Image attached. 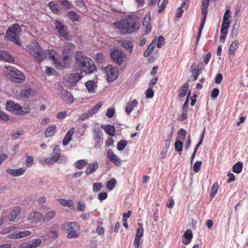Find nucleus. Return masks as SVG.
Returning a JSON list of instances; mask_svg holds the SVG:
<instances>
[{"label": "nucleus", "mask_w": 248, "mask_h": 248, "mask_svg": "<svg viewBox=\"0 0 248 248\" xmlns=\"http://www.w3.org/2000/svg\"><path fill=\"white\" fill-rule=\"evenodd\" d=\"M102 187V184L101 183H95L93 184V190L94 192H96L99 191Z\"/></svg>", "instance_id": "6e6d98bb"}, {"label": "nucleus", "mask_w": 248, "mask_h": 248, "mask_svg": "<svg viewBox=\"0 0 248 248\" xmlns=\"http://www.w3.org/2000/svg\"><path fill=\"white\" fill-rule=\"evenodd\" d=\"M114 113L115 109L112 108H109L107 111L106 115L108 118H111L114 116Z\"/></svg>", "instance_id": "4d7b16f0"}, {"label": "nucleus", "mask_w": 248, "mask_h": 248, "mask_svg": "<svg viewBox=\"0 0 248 248\" xmlns=\"http://www.w3.org/2000/svg\"><path fill=\"white\" fill-rule=\"evenodd\" d=\"M6 108L9 111L19 116H23L29 114L31 110L29 106H26L23 108L18 103H16L12 101H8L7 102Z\"/></svg>", "instance_id": "0eeeda50"}, {"label": "nucleus", "mask_w": 248, "mask_h": 248, "mask_svg": "<svg viewBox=\"0 0 248 248\" xmlns=\"http://www.w3.org/2000/svg\"><path fill=\"white\" fill-rule=\"evenodd\" d=\"M87 164V162L85 159H80L78 160L75 163V165L77 168L81 170L84 168Z\"/></svg>", "instance_id": "4c0bfd02"}, {"label": "nucleus", "mask_w": 248, "mask_h": 248, "mask_svg": "<svg viewBox=\"0 0 248 248\" xmlns=\"http://www.w3.org/2000/svg\"><path fill=\"white\" fill-rule=\"evenodd\" d=\"M29 50L30 54L36 59L38 63H41L45 58H48V51H53L52 49L44 51L37 43H33L30 46Z\"/></svg>", "instance_id": "423d86ee"}, {"label": "nucleus", "mask_w": 248, "mask_h": 248, "mask_svg": "<svg viewBox=\"0 0 248 248\" xmlns=\"http://www.w3.org/2000/svg\"><path fill=\"white\" fill-rule=\"evenodd\" d=\"M68 17L72 21H78L79 19V15L74 11H70L67 12Z\"/></svg>", "instance_id": "473e14b6"}, {"label": "nucleus", "mask_w": 248, "mask_h": 248, "mask_svg": "<svg viewBox=\"0 0 248 248\" xmlns=\"http://www.w3.org/2000/svg\"><path fill=\"white\" fill-rule=\"evenodd\" d=\"M55 29L58 31L60 35L66 40H69V32L67 27L62 22L56 20L54 22Z\"/></svg>", "instance_id": "9d476101"}, {"label": "nucleus", "mask_w": 248, "mask_h": 248, "mask_svg": "<svg viewBox=\"0 0 248 248\" xmlns=\"http://www.w3.org/2000/svg\"><path fill=\"white\" fill-rule=\"evenodd\" d=\"M108 197V194L107 192H101L98 195V199L100 201H103L106 199Z\"/></svg>", "instance_id": "680f3d73"}, {"label": "nucleus", "mask_w": 248, "mask_h": 248, "mask_svg": "<svg viewBox=\"0 0 248 248\" xmlns=\"http://www.w3.org/2000/svg\"><path fill=\"white\" fill-rule=\"evenodd\" d=\"M62 229L67 233L69 239H76L79 237L80 233V227L77 222H68L63 224Z\"/></svg>", "instance_id": "20e7f679"}, {"label": "nucleus", "mask_w": 248, "mask_h": 248, "mask_svg": "<svg viewBox=\"0 0 248 248\" xmlns=\"http://www.w3.org/2000/svg\"><path fill=\"white\" fill-rule=\"evenodd\" d=\"M140 238L135 236L134 246L135 248H140Z\"/></svg>", "instance_id": "774afa93"}, {"label": "nucleus", "mask_w": 248, "mask_h": 248, "mask_svg": "<svg viewBox=\"0 0 248 248\" xmlns=\"http://www.w3.org/2000/svg\"><path fill=\"white\" fill-rule=\"evenodd\" d=\"M154 41H155V40H153L152 42L149 46L147 50L143 53V56L144 57H148L152 52L153 50H154V49L155 47V44L154 43Z\"/></svg>", "instance_id": "e433bc0d"}, {"label": "nucleus", "mask_w": 248, "mask_h": 248, "mask_svg": "<svg viewBox=\"0 0 248 248\" xmlns=\"http://www.w3.org/2000/svg\"><path fill=\"white\" fill-rule=\"evenodd\" d=\"M42 240L39 238H36L33 240L31 244H30L31 248H36L41 244Z\"/></svg>", "instance_id": "8fccbe9b"}, {"label": "nucleus", "mask_w": 248, "mask_h": 248, "mask_svg": "<svg viewBox=\"0 0 248 248\" xmlns=\"http://www.w3.org/2000/svg\"><path fill=\"white\" fill-rule=\"evenodd\" d=\"M189 84L187 82L185 83L180 87L178 95L179 100H182L186 96Z\"/></svg>", "instance_id": "412c9836"}, {"label": "nucleus", "mask_w": 248, "mask_h": 248, "mask_svg": "<svg viewBox=\"0 0 248 248\" xmlns=\"http://www.w3.org/2000/svg\"><path fill=\"white\" fill-rule=\"evenodd\" d=\"M202 165V162L201 161H197L194 165L193 170L195 172H198L201 168Z\"/></svg>", "instance_id": "de8ad7c7"}, {"label": "nucleus", "mask_w": 248, "mask_h": 248, "mask_svg": "<svg viewBox=\"0 0 248 248\" xmlns=\"http://www.w3.org/2000/svg\"><path fill=\"white\" fill-rule=\"evenodd\" d=\"M237 44H238V42H236V41L233 42L232 43L231 46L229 47V53L230 54L233 53L235 51V50H236V49L237 48Z\"/></svg>", "instance_id": "3c124183"}, {"label": "nucleus", "mask_w": 248, "mask_h": 248, "mask_svg": "<svg viewBox=\"0 0 248 248\" xmlns=\"http://www.w3.org/2000/svg\"><path fill=\"white\" fill-rule=\"evenodd\" d=\"M143 234V229L142 228H138L136 233L135 235L136 237L141 238Z\"/></svg>", "instance_id": "338daca9"}, {"label": "nucleus", "mask_w": 248, "mask_h": 248, "mask_svg": "<svg viewBox=\"0 0 248 248\" xmlns=\"http://www.w3.org/2000/svg\"><path fill=\"white\" fill-rule=\"evenodd\" d=\"M26 169L25 168L22 167L19 169H8L6 170V172L13 176H19L24 174L26 171Z\"/></svg>", "instance_id": "a211bd4d"}, {"label": "nucleus", "mask_w": 248, "mask_h": 248, "mask_svg": "<svg viewBox=\"0 0 248 248\" xmlns=\"http://www.w3.org/2000/svg\"><path fill=\"white\" fill-rule=\"evenodd\" d=\"M165 39L163 36H159L157 39L156 46L157 48H160L164 45Z\"/></svg>", "instance_id": "09e8293b"}, {"label": "nucleus", "mask_w": 248, "mask_h": 248, "mask_svg": "<svg viewBox=\"0 0 248 248\" xmlns=\"http://www.w3.org/2000/svg\"><path fill=\"white\" fill-rule=\"evenodd\" d=\"M204 133H205V130L204 129L203 132H202V135L201 136L200 140L198 142V143L197 144V145L195 146V148L194 149V151H195V152H197L199 147L202 144V141H203V138H204Z\"/></svg>", "instance_id": "603ef678"}, {"label": "nucleus", "mask_w": 248, "mask_h": 248, "mask_svg": "<svg viewBox=\"0 0 248 248\" xmlns=\"http://www.w3.org/2000/svg\"><path fill=\"white\" fill-rule=\"evenodd\" d=\"M125 55L119 49H115L110 51V57L113 61L119 65L122 64Z\"/></svg>", "instance_id": "9b49d317"}, {"label": "nucleus", "mask_w": 248, "mask_h": 248, "mask_svg": "<svg viewBox=\"0 0 248 248\" xmlns=\"http://www.w3.org/2000/svg\"><path fill=\"white\" fill-rule=\"evenodd\" d=\"M183 236L186 239V240H183V243L185 245H188L190 243L192 237V232L190 230H187L184 233Z\"/></svg>", "instance_id": "c756f323"}, {"label": "nucleus", "mask_w": 248, "mask_h": 248, "mask_svg": "<svg viewBox=\"0 0 248 248\" xmlns=\"http://www.w3.org/2000/svg\"><path fill=\"white\" fill-rule=\"evenodd\" d=\"M80 72L77 73H71L68 75V81L71 83H76L80 80L83 76Z\"/></svg>", "instance_id": "6ab92c4d"}, {"label": "nucleus", "mask_w": 248, "mask_h": 248, "mask_svg": "<svg viewBox=\"0 0 248 248\" xmlns=\"http://www.w3.org/2000/svg\"><path fill=\"white\" fill-rule=\"evenodd\" d=\"M74 133V128H71L69 130H68L66 135L62 140V144L63 146L67 145L69 142L72 140V137Z\"/></svg>", "instance_id": "5701e85b"}, {"label": "nucleus", "mask_w": 248, "mask_h": 248, "mask_svg": "<svg viewBox=\"0 0 248 248\" xmlns=\"http://www.w3.org/2000/svg\"><path fill=\"white\" fill-rule=\"evenodd\" d=\"M190 93H188L186 96L185 102L182 107V110L187 111L189 104V98L190 97Z\"/></svg>", "instance_id": "864d4df0"}, {"label": "nucleus", "mask_w": 248, "mask_h": 248, "mask_svg": "<svg viewBox=\"0 0 248 248\" xmlns=\"http://www.w3.org/2000/svg\"><path fill=\"white\" fill-rule=\"evenodd\" d=\"M114 25L121 34H131L137 31L140 27L139 18L134 15H129L125 18L114 22Z\"/></svg>", "instance_id": "7ed1b4c3"}, {"label": "nucleus", "mask_w": 248, "mask_h": 248, "mask_svg": "<svg viewBox=\"0 0 248 248\" xmlns=\"http://www.w3.org/2000/svg\"><path fill=\"white\" fill-rule=\"evenodd\" d=\"M154 92L152 88L149 87L146 92V97L147 98H151L154 96Z\"/></svg>", "instance_id": "5fc2aeb1"}, {"label": "nucleus", "mask_w": 248, "mask_h": 248, "mask_svg": "<svg viewBox=\"0 0 248 248\" xmlns=\"http://www.w3.org/2000/svg\"><path fill=\"white\" fill-rule=\"evenodd\" d=\"M167 3L166 0H159L157 5L159 7L158 13H161L164 10Z\"/></svg>", "instance_id": "c03bdc74"}, {"label": "nucleus", "mask_w": 248, "mask_h": 248, "mask_svg": "<svg viewBox=\"0 0 248 248\" xmlns=\"http://www.w3.org/2000/svg\"><path fill=\"white\" fill-rule=\"evenodd\" d=\"M20 212L21 209L19 207L14 208L8 216V219L10 221H14L17 216L20 214Z\"/></svg>", "instance_id": "393cba45"}, {"label": "nucleus", "mask_w": 248, "mask_h": 248, "mask_svg": "<svg viewBox=\"0 0 248 248\" xmlns=\"http://www.w3.org/2000/svg\"><path fill=\"white\" fill-rule=\"evenodd\" d=\"M175 150L177 152H181L183 150V143L179 140H177L175 142Z\"/></svg>", "instance_id": "a18cd8bd"}, {"label": "nucleus", "mask_w": 248, "mask_h": 248, "mask_svg": "<svg viewBox=\"0 0 248 248\" xmlns=\"http://www.w3.org/2000/svg\"><path fill=\"white\" fill-rule=\"evenodd\" d=\"M122 46L127 50L131 52L133 50V45L131 41L128 40H125L122 43Z\"/></svg>", "instance_id": "a19ab883"}, {"label": "nucleus", "mask_w": 248, "mask_h": 248, "mask_svg": "<svg viewBox=\"0 0 248 248\" xmlns=\"http://www.w3.org/2000/svg\"><path fill=\"white\" fill-rule=\"evenodd\" d=\"M218 188V185L217 182L214 183L212 186L211 192H210V198H213L215 197L216 194L217 193Z\"/></svg>", "instance_id": "79ce46f5"}, {"label": "nucleus", "mask_w": 248, "mask_h": 248, "mask_svg": "<svg viewBox=\"0 0 248 248\" xmlns=\"http://www.w3.org/2000/svg\"><path fill=\"white\" fill-rule=\"evenodd\" d=\"M107 156L116 166H118L121 165V159L113 152L112 150L108 149Z\"/></svg>", "instance_id": "2eb2a0df"}, {"label": "nucleus", "mask_w": 248, "mask_h": 248, "mask_svg": "<svg viewBox=\"0 0 248 248\" xmlns=\"http://www.w3.org/2000/svg\"><path fill=\"white\" fill-rule=\"evenodd\" d=\"M43 214L38 211L31 212L27 218L29 223L37 224L39 221L42 220Z\"/></svg>", "instance_id": "ddd939ff"}, {"label": "nucleus", "mask_w": 248, "mask_h": 248, "mask_svg": "<svg viewBox=\"0 0 248 248\" xmlns=\"http://www.w3.org/2000/svg\"><path fill=\"white\" fill-rule=\"evenodd\" d=\"M127 144L126 141L125 140H121L120 141L117 145V150L119 151H122L126 147Z\"/></svg>", "instance_id": "49530a36"}, {"label": "nucleus", "mask_w": 248, "mask_h": 248, "mask_svg": "<svg viewBox=\"0 0 248 248\" xmlns=\"http://www.w3.org/2000/svg\"><path fill=\"white\" fill-rule=\"evenodd\" d=\"M98 164L96 161L89 163V166L86 168L85 172L87 175L93 173L98 168Z\"/></svg>", "instance_id": "b1692460"}, {"label": "nucleus", "mask_w": 248, "mask_h": 248, "mask_svg": "<svg viewBox=\"0 0 248 248\" xmlns=\"http://www.w3.org/2000/svg\"><path fill=\"white\" fill-rule=\"evenodd\" d=\"M76 62L74 65L75 71H79L80 74L91 75L97 71V67L94 62L85 56L81 51H77L75 54Z\"/></svg>", "instance_id": "f257e3e1"}, {"label": "nucleus", "mask_w": 248, "mask_h": 248, "mask_svg": "<svg viewBox=\"0 0 248 248\" xmlns=\"http://www.w3.org/2000/svg\"><path fill=\"white\" fill-rule=\"evenodd\" d=\"M48 6L53 13L55 14H59L60 13V10L54 1L50 2Z\"/></svg>", "instance_id": "58836bf2"}, {"label": "nucleus", "mask_w": 248, "mask_h": 248, "mask_svg": "<svg viewBox=\"0 0 248 248\" xmlns=\"http://www.w3.org/2000/svg\"><path fill=\"white\" fill-rule=\"evenodd\" d=\"M101 127L105 130V132L110 136L113 137L115 135V127L111 125H103Z\"/></svg>", "instance_id": "a878e982"}, {"label": "nucleus", "mask_w": 248, "mask_h": 248, "mask_svg": "<svg viewBox=\"0 0 248 248\" xmlns=\"http://www.w3.org/2000/svg\"><path fill=\"white\" fill-rule=\"evenodd\" d=\"M195 66V64L193 63L190 66V72H192V76L193 77L194 81H196L198 77V76L201 73L202 71L200 69H195L193 68V67Z\"/></svg>", "instance_id": "c9c22d12"}, {"label": "nucleus", "mask_w": 248, "mask_h": 248, "mask_svg": "<svg viewBox=\"0 0 248 248\" xmlns=\"http://www.w3.org/2000/svg\"><path fill=\"white\" fill-rule=\"evenodd\" d=\"M61 94L62 99L66 104H72L73 103V96L69 91L62 89L61 92Z\"/></svg>", "instance_id": "dca6fc26"}, {"label": "nucleus", "mask_w": 248, "mask_h": 248, "mask_svg": "<svg viewBox=\"0 0 248 248\" xmlns=\"http://www.w3.org/2000/svg\"><path fill=\"white\" fill-rule=\"evenodd\" d=\"M230 27V25H225L224 24H222L221 28V33L222 34H227L228 31V28Z\"/></svg>", "instance_id": "bf43d9fd"}, {"label": "nucleus", "mask_w": 248, "mask_h": 248, "mask_svg": "<svg viewBox=\"0 0 248 248\" xmlns=\"http://www.w3.org/2000/svg\"><path fill=\"white\" fill-rule=\"evenodd\" d=\"M0 60L8 62H12L14 61L12 56L6 51L0 49Z\"/></svg>", "instance_id": "bb28decb"}, {"label": "nucleus", "mask_w": 248, "mask_h": 248, "mask_svg": "<svg viewBox=\"0 0 248 248\" xmlns=\"http://www.w3.org/2000/svg\"><path fill=\"white\" fill-rule=\"evenodd\" d=\"M59 235V227L56 224H54L50 231V236L52 239H56Z\"/></svg>", "instance_id": "2f4dec72"}, {"label": "nucleus", "mask_w": 248, "mask_h": 248, "mask_svg": "<svg viewBox=\"0 0 248 248\" xmlns=\"http://www.w3.org/2000/svg\"><path fill=\"white\" fill-rule=\"evenodd\" d=\"M56 132V127L54 125H51L45 130V136L46 138L52 137Z\"/></svg>", "instance_id": "c85d7f7f"}, {"label": "nucleus", "mask_w": 248, "mask_h": 248, "mask_svg": "<svg viewBox=\"0 0 248 248\" xmlns=\"http://www.w3.org/2000/svg\"><path fill=\"white\" fill-rule=\"evenodd\" d=\"M74 45L68 43L66 44L62 50V60H58L55 56V51H48V58L52 60V63L58 70L67 69L69 68L72 62L71 51Z\"/></svg>", "instance_id": "f03ea898"}, {"label": "nucleus", "mask_w": 248, "mask_h": 248, "mask_svg": "<svg viewBox=\"0 0 248 248\" xmlns=\"http://www.w3.org/2000/svg\"><path fill=\"white\" fill-rule=\"evenodd\" d=\"M219 93V91L218 89L216 88H214L211 92V96L212 98H216L218 96Z\"/></svg>", "instance_id": "052dcab7"}, {"label": "nucleus", "mask_w": 248, "mask_h": 248, "mask_svg": "<svg viewBox=\"0 0 248 248\" xmlns=\"http://www.w3.org/2000/svg\"><path fill=\"white\" fill-rule=\"evenodd\" d=\"M104 70L107 74L108 82L113 81L118 77V73L117 70L113 68L111 65H108L106 66L104 68Z\"/></svg>", "instance_id": "f8f14e48"}, {"label": "nucleus", "mask_w": 248, "mask_h": 248, "mask_svg": "<svg viewBox=\"0 0 248 248\" xmlns=\"http://www.w3.org/2000/svg\"><path fill=\"white\" fill-rule=\"evenodd\" d=\"M85 86L89 93H95V87H97L95 82L93 80H88L85 83Z\"/></svg>", "instance_id": "cd10ccee"}, {"label": "nucleus", "mask_w": 248, "mask_h": 248, "mask_svg": "<svg viewBox=\"0 0 248 248\" xmlns=\"http://www.w3.org/2000/svg\"><path fill=\"white\" fill-rule=\"evenodd\" d=\"M86 206L84 203H81L80 202H78L77 210L79 211H83L85 210Z\"/></svg>", "instance_id": "e2e57ef3"}, {"label": "nucleus", "mask_w": 248, "mask_h": 248, "mask_svg": "<svg viewBox=\"0 0 248 248\" xmlns=\"http://www.w3.org/2000/svg\"><path fill=\"white\" fill-rule=\"evenodd\" d=\"M243 163L241 161L237 162L232 166V171L235 173L239 174L242 170Z\"/></svg>", "instance_id": "f704fd0d"}, {"label": "nucleus", "mask_w": 248, "mask_h": 248, "mask_svg": "<svg viewBox=\"0 0 248 248\" xmlns=\"http://www.w3.org/2000/svg\"><path fill=\"white\" fill-rule=\"evenodd\" d=\"M59 203L62 206L71 207L74 205V202L71 200H66L64 199H59L58 200Z\"/></svg>", "instance_id": "72a5a7b5"}, {"label": "nucleus", "mask_w": 248, "mask_h": 248, "mask_svg": "<svg viewBox=\"0 0 248 248\" xmlns=\"http://www.w3.org/2000/svg\"><path fill=\"white\" fill-rule=\"evenodd\" d=\"M60 156L61 154H53V155L51 156L50 160L53 162H56L59 160V159L60 158Z\"/></svg>", "instance_id": "69168bd1"}, {"label": "nucleus", "mask_w": 248, "mask_h": 248, "mask_svg": "<svg viewBox=\"0 0 248 248\" xmlns=\"http://www.w3.org/2000/svg\"><path fill=\"white\" fill-rule=\"evenodd\" d=\"M56 213L54 210H51L47 212L45 216L43 215L42 220L44 222L48 221L53 219L56 216Z\"/></svg>", "instance_id": "7c9ffc66"}, {"label": "nucleus", "mask_w": 248, "mask_h": 248, "mask_svg": "<svg viewBox=\"0 0 248 248\" xmlns=\"http://www.w3.org/2000/svg\"><path fill=\"white\" fill-rule=\"evenodd\" d=\"M138 105V102L136 99H134L132 101H129L125 108V112L128 114H129L133 110L134 108L137 107Z\"/></svg>", "instance_id": "4be33fe9"}, {"label": "nucleus", "mask_w": 248, "mask_h": 248, "mask_svg": "<svg viewBox=\"0 0 248 248\" xmlns=\"http://www.w3.org/2000/svg\"><path fill=\"white\" fill-rule=\"evenodd\" d=\"M223 79V76L221 74H217L215 78V81L217 84H220Z\"/></svg>", "instance_id": "0e129e2a"}, {"label": "nucleus", "mask_w": 248, "mask_h": 248, "mask_svg": "<svg viewBox=\"0 0 248 248\" xmlns=\"http://www.w3.org/2000/svg\"><path fill=\"white\" fill-rule=\"evenodd\" d=\"M31 234V232L28 230H25L22 232L16 231L11 234H9L8 236L9 238L13 239H19Z\"/></svg>", "instance_id": "f3484780"}, {"label": "nucleus", "mask_w": 248, "mask_h": 248, "mask_svg": "<svg viewBox=\"0 0 248 248\" xmlns=\"http://www.w3.org/2000/svg\"><path fill=\"white\" fill-rule=\"evenodd\" d=\"M33 163V158L32 156H29L27 157L26 161V165L28 167H31Z\"/></svg>", "instance_id": "13d9d810"}, {"label": "nucleus", "mask_w": 248, "mask_h": 248, "mask_svg": "<svg viewBox=\"0 0 248 248\" xmlns=\"http://www.w3.org/2000/svg\"><path fill=\"white\" fill-rule=\"evenodd\" d=\"M116 184V180L114 178L111 179L107 182L106 187L108 189L111 190L113 189Z\"/></svg>", "instance_id": "37998d69"}, {"label": "nucleus", "mask_w": 248, "mask_h": 248, "mask_svg": "<svg viewBox=\"0 0 248 248\" xmlns=\"http://www.w3.org/2000/svg\"><path fill=\"white\" fill-rule=\"evenodd\" d=\"M93 139L95 141L96 144L95 147H97V145L100 146L103 143V132L101 129L99 127L94 128L93 130Z\"/></svg>", "instance_id": "4468645a"}, {"label": "nucleus", "mask_w": 248, "mask_h": 248, "mask_svg": "<svg viewBox=\"0 0 248 248\" xmlns=\"http://www.w3.org/2000/svg\"><path fill=\"white\" fill-rule=\"evenodd\" d=\"M36 93L35 89L29 88L25 89L21 91L20 96L24 98H29L34 95Z\"/></svg>", "instance_id": "aec40b11"}, {"label": "nucleus", "mask_w": 248, "mask_h": 248, "mask_svg": "<svg viewBox=\"0 0 248 248\" xmlns=\"http://www.w3.org/2000/svg\"><path fill=\"white\" fill-rule=\"evenodd\" d=\"M5 73L9 75L13 81L16 83H22L25 79L24 74L16 68L9 66L5 67Z\"/></svg>", "instance_id": "6e6552de"}, {"label": "nucleus", "mask_w": 248, "mask_h": 248, "mask_svg": "<svg viewBox=\"0 0 248 248\" xmlns=\"http://www.w3.org/2000/svg\"><path fill=\"white\" fill-rule=\"evenodd\" d=\"M210 0H202V13L203 15L202 19L200 25V26L199 29L198 35L197 36V40H196V44L197 45L198 43V42L200 40V38L201 36V34L202 32V29L204 27L207 15V8L209 6V3Z\"/></svg>", "instance_id": "1a4fd4ad"}, {"label": "nucleus", "mask_w": 248, "mask_h": 248, "mask_svg": "<svg viewBox=\"0 0 248 248\" xmlns=\"http://www.w3.org/2000/svg\"><path fill=\"white\" fill-rule=\"evenodd\" d=\"M102 106V103L100 102L95 105L92 108L89 109L88 111L90 113V114L91 115V116L94 114H95L101 108Z\"/></svg>", "instance_id": "ea45409f"}, {"label": "nucleus", "mask_w": 248, "mask_h": 248, "mask_svg": "<svg viewBox=\"0 0 248 248\" xmlns=\"http://www.w3.org/2000/svg\"><path fill=\"white\" fill-rule=\"evenodd\" d=\"M21 29L20 26L16 24H14L12 26L8 28L6 31L5 40L10 41L16 44V45L21 46L19 41V34L20 33Z\"/></svg>", "instance_id": "39448f33"}]
</instances>
